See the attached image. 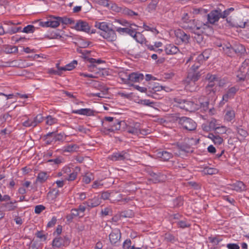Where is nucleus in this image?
I'll return each instance as SVG.
<instances>
[{"label":"nucleus","instance_id":"1","mask_svg":"<svg viewBox=\"0 0 249 249\" xmlns=\"http://www.w3.org/2000/svg\"><path fill=\"white\" fill-rule=\"evenodd\" d=\"M206 79L208 81V84L205 87L204 93L209 101L215 100L217 86L214 81H217V76L215 74L209 73L206 75Z\"/></svg>","mask_w":249,"mask_h":249},{"label":"nucleus","instance_id":"2","mask_svg":"<svg viewBox=\"0 0 249 249\" xmlns=\"http://www.w3.org/2000/svg\"><path fill=\"white\" fill-rule=\"evenodd\" d=\"M183 28L190 30L192 32L200 35L204 30L208 27V23H204L199 20H191L187 24L181 25Z\"/></svg>","mask_w":249,"mask_h":249},{"label":"nucleus","instance_id":"3","mask_svg":"<svg viewBox=\"0 0 249 249\" xmlns=\"http://www.w3.org/2000/svg\"><path fill=\"white\" fill-rule=\"evenodd\" d=\"M200 76L199 72H189L186 79L185 89L191 92L195 91L197 88L196 82L199 79Z\"/></svg>","mask_w":249,"mask_h":249},{"label":"nucleus","instance_id":"4","mask_svg":"<svg viewBox=\"0 0 249 249\" xmlns=\"http://www.w3.org/2000/svg\"><path fill=\"white\" fill-rule=\"evenodd\" d=\"M179 124L184 128L189 131L195 130L196 124L192 119L186 117H182L179 119Z\"/></svg>","mask_w":249,"mask_h":249},{"label":"nucleus","instance_id":"5","mask_svg":"<svg viewBox=\"0 0 249 249\" xmlns=\"http://www.w3.org/2000/svg\"><path fill=\"white\" fill-rule=\"evenodd\" d=\"M108 158L113 161H125L130 160V155L128 150L122 151L113 153Z\"/></svg>","mask_w":249,"mask_h":249},{"label":"nucleus","instance_id":"6","mask_svg":"<svg viewBox=\"0 0 249 249\" xmlns=\"http://www.w3.org/2000/svg\"><path fill=\"white\" fill-rule=\"evenodd\" d=\"M71 243L70 239L67 236L56 237L53 239L52 242V246L53 248H60L66 247L70 245Z\"/></svg>","mask_w":249,"mask_h":249},{"label":"nucleus","instance_id":"7","mask_svg":"<svg viewBox=\"0 0 249 249\" xmlns=\"http://www.w3.org/2000/svg\"><path fill=\"white\" fill-rule=\"evenodd\" d=\"M179 107L183 109L189 111H194L199 107V105L194 102L188 100H182L179 102Z\"/></svg>","mask_w":249,"mask_h":249},{"label":"nucleus","instance_id":"8","mask_svg":"<svg viewBox=\"0 0 249 249\" xmlns=\"http://www.w3.org/2000/svg\"><path fill=\"white\" fill-rule=\"evenodd\" d=\"M59 17L51 16L47 21L40 22V25L43 27L56 28L60 25Z\"/></svg>","mask_w":249,"mask_h":249},{"label":"nucleus","instance_id":"9","mask_svg":"<svg viewBox=\"0 0 249 249\" xmlns=\"http://www.w3.org/2000/svg\"><path fill=\"white\" fill-rule=\"evenodd\" d=\"M221 10L219 9L212 10L207 15L208 21L209 23L214 24L217 22L220 18H222Z\"/></svg>","mask_w":249,"mask_h":249},{"label":"nucleus","instance_id":"10","mask_svg":"<svg viewBox=\"0 0 249 249\" xmlns=\"http://www.w3.org/2000/svg\"><path fill=\"white\" fill-rule=\"evenodd\" d=\"M121 237V233L119 229H115L109 235V239L112 245H116L119 242Z\"/></svg>","mask_w":249,"mask_h":249},{"label":"nucleus","instance_id":"11","mask_svg":"<svg viewBox=\"0 0 249 249\" xmlns=\"http://www.w3.org/2000/svg\"><path fill=\"white\" fill-rule=\"evenodd\" d=\"M100 35L107 41L113 42L117 39V35L115 32L112 29L106 32H101Z\"/></svg>","mask_w":249,"mask_h":249},{"label":"nucleus","instance_id":"12","mask_svg":"<svg viewBox=\"0 0 249 249\" xmlns=\"http://www.w3.org/2000/svg\"><path fill=\"white\" fill-rule=\"evenodd\" d=\"M74 29L77 31H83L89 33L90 31V27L89 24L82 20L78 21L74 26Z\"/></svg>","mask_w":249,"mask_h":249},{"label":"nucleus","instance_id":"13","mask_svg":"<svg viewBox=\"0 0 249 249\" xmlns=\"http://www.w3.org/2000/svg\"><path fill=\"white\" fill-rule=\"evenodd\" d=\"M175 36L177 39H179L180 42L188 43L190 39V36L180 29H177L175 31Z\"/></svg>","mask_w":249,"mask_h":249},{"label":"nucleus","instance_id":"14","mask_svg":"<svg viewBox=\"0 0 249 249\" xmlns=\"http://www.w3.org/2000/svg\"><path fill=\"white\" fill-rule=\"evenodd\" d=\"M237 90L238 89L235 87L230 88L226 93L223 95L222 101L224 102L223 104L228 102L229 99L233 98Z\"/></svg>","mask_w":249,"mask_h":249},{"label":"nucleus","instance_id":"15","mask_svg":"<svg viewBox=\"0 0 249 249\" xmlns=\"http://www.w3.org/2000/svg\"><path fill=\"white\" fill-rule=\"evenodd\" d=\"M72 113L76 114L92 116L94 115L95 111L91 108H81L72 110Z\"/></svg>","mask_w":249,"mask_h":249},{"label":"nucleus","instance_id":"16","mask_svg":"<svg viewBox=\"0 0 249 249\" xmlns=\"http://www.w3.org/2000/svg\"><path fill=\"white\" fill-rule=\"evenodd\" d=\"M164 51L167 55H174L179 52L178 48L173 44H166Z\"/></svg>","mask_w":249,"mask_h":249},{"label":"nucleus","instance_id":"17","mask_svg":"<svg viewBox=\"0 0 249 249\" xmlns=\"http://www.w3.org/2000/svg\"><path fill=\"white\" fill-rule=\"evenodd\" d=\"M236 131L237 139L240 142L245 140V138L249 135L248 131L241 126L236 127Z\"/></svg>","mask_w":249,"mask_h":249},{"label":"nucleus","instance_id":"18","mask_svg":"<svg viewBox=\"0 0 249 249\" xmlns=\"http://www.w3.org/2000/svg\"><path fill=\"white\" fill-rule=\"evenodd\" d=\"M144 78V76L142 73L137 72H133L130 74L129 79V84L132 83L140 82Z\"/></svg>","mask_w":249,"mask_h":249},{"label":"nucleus","instance_id":"19","mask_svg":"<svg viewBox=\"0 0 249 249\" xmlns=\"http://www.w3.org/2000/svg\"><path fill=\"white\" fill-rule=\"evenodd\" d=\"M157 157L161 160L167 161L172 158L173 155L171 153L166 151H159L157 153Z\"/></svg>","mask_w":249,"mask_h":249},{"label":"nucleus","instance_id":"20","mask_svg":"<svg viewBox=\"0 0 249 249\" xmlns=\"http://www.w3.org/2000/svg\"><path fill=\"white\" fill-rule=\"evenodd\" d=\"M207 137L215 145H220L224 141L223 138L221 136L216 134L209 133Z\"/></svg>","mask_w":249,"mask_h":249},{"label":"nucleus","instance_id":"21","mask_svg":"<svg viewBox=\"0 0 249 249\" xmlns=\"http://www.w3.org/2000/svg\"><path fill=\"white\" fill-rule=\"evenodd\" d=\"M17 202V201L14 200L12 201L4 203L1 204V207L3 208L6 211H14L17 207L16 205Z\"/></svg>","mask_w":249,"mask_h":249},{"label":"nucleus","instance_id":"22","mask_svg":"<svg viewBox=\"0 0 249 249\" xmlns=\"http://www.w3.org/2000/svg\"><path fill=\"white\" fill-rule=\"evenodd\" d=\"M231 189L238 192H241L246 190V185L242 181H236L231 185Z\"/></svg>","mask_w":249,"mask_h":249},{"label":"nucleus","instance_id":"23","mask_svg":"<svg viewBox=\"0 0 249 249\" xmlns=\"http://www.w3.org/2000/svg\"><path fill=\"white\" fill-rule=\"evenodd\" d=\"M127 132L134 135H140V124L135 123L132 125L129 126L127 128Z\"/></svg>","mask_w":249,"mask_h":249},{"label":"nucleus","instance_id":"24","mask_svg":"<svg viewBox=\"0 0 249 249\" xmlns=\"http://www.w3.org/2000/svg\"><path fill=\"white\" fill-rule=\"evenodd\" d=\"M79 146L76 144H69L62 147L63 152L73 153L78 151Z\"/></svg>","mask_w":249,"mask_h":249},{"label":"nucleus","instance_id":"25","mask_svg":"<svg viewBox=\"0 0 249 249\" xmlns=\"http://www.w3.org/2000/svg\"><path fill=\"white\" fill-rule=\"evenodd\" d=\"M232 46L235 53L243 54L246 52L245 47L242 44L236 42L232 41Z\"/></svg>","mask_w":249,"mask_h":249},{"label":"nucleus","instance_id":"26","mask_svg":"<svg viewBox=\"0 0 249 249\" xmlns=\"http://www.w3.org/2000/svg\"><path fill=\"white\" fill-rule=\"evenodd\" d=\"M101 203L100 199L98 197L95 196L92 199H89L84 204L89 208L95 207Z\"/></svg>","mask_w":249,"mask_h":249},{"label":"nucleus","instance_id":"27","mask_svg":"<svg viewBox=\"0 0 249 249\" xmlns=\"http://www.w3.org/2000/svg\"><path fill=\"white\" fill-rule=\"evenodd\" d=\"M235 116L234 110L229 108L226 110L225 114L224 115V120L228 122H232L234 120Z\"/></svg>","mask_w":249,"mask_h":249},{"label":"nucleus","instance_id":"28","mask_svg":"<svg viewBox=\"0 0 249 249\" xmlns=\"http://www.w3.org/2000/svg\"><path fill=\"white\" fill-rule=\"evenodd\" d=\"M95 26L102 31V32H106L111 28L109 27V24L107 22H96Z\"/></svg>","mask_w":249,"mask_h":249},{"label":"nucleus","instance_id":"29","mask_svg":"<svg viewBox=\"0 0 249 249\" xmlns=\"http://www.w3.org/2000/svg\"><path fill=\"white\" fill-rule=\"evenodd\" d=\"M224 53L229 56H232L235 53L232 43H227L223 47Z\"/></svg>","mask_w":249,"mask_h":249},{"label":"nucleus","instance_id":"30","mask_svg":"<svg viewBox=\"0 0 249 249\" xmlns=\"http://www.w3.org/2000/svg\"><path fill=\"white\" fill-rule=\"evenodd\" d=\"M129 75L130 73L124 71H120L118 73V76L121 82L124 84H129Z\"/></svg>","mask_w":249,"mask_h":249},{"label":"nucleus","instance_id":"31","mask_svg":"<svg viewBox=\"0 0 249 249\" xmlns=\"http://www.w3.org/2000/svg\"><path fill=\"white\" fill-rule=\"evenodd\" d=\"M60 191L56 188H53L51 191H50L47 194V198L51 201H54L59 196Z\"/></svg>","mask_w":249,"mask_h":249},{"label":"nucleus","instance_id":"32","mask_svg":"<svg viewBox=\"0 0 249 249\" xmlns=\"http://www.w3.org/2000/svg\"><path fill=\"white\" fill-rule=\"evenodd\" d=\"M194 59L195 60V62H196V63L200 65H201L203 62L206 61L205 59L204 58V56H202L201 53L197 55V56H196V55L194 54L189 57V58L187 61L186 63L191 62Z\"/></svg>","mask_w":249,"mask_h":249},{"label":"nucleus","instance_id":"33","mask_svg":"<svg viewBox=\"0 0 249 249\" xmlns=\"http://www.w3.org/2000/svg\"><path fill=\"white\" fill-rule=\"evenodd\" d=\"M80 167H75L73 171L68 174V176L65 178L66 180L69 181L74 180L77 178L78 173L80 172Z\"/></svg>","mask_w":249,"mask_h":249},{"label":"nucleus","instance_id":"34","mask_svg":"<svg viewBox=\"0 0 249 249\" xmlns=\"http://www.w3.org/2000/svg\"><path fill=\"white\" fill-rule=\"evenodd\" d=\"M3 51L6 53H16L18 51L17 47L11 45H5L3 47Z\"/></svg>","mask_w":249,"mask_h":249},{"label":"nucleus","instance_id":"35","mask_svg":"<svg viewBox=\"0 0 249 249\" xmlns=\"http://www.w3.org/2000/svg\"><path fill=\"white\" fill-rule=\"evenodd\" d=\"M128 27H129V31H127V34L130 35V36L134 38L135 37V36H136V35L138 33L136 32L138 26L134 23H131L130 24V26H128Z\"/></svg>","mask_w":249,"mask_h":249},{"label":"nucleus","instance_id":"36","mask_svg":"<svg viewBox=\"0 0 249 249\" xmlns=\"http://www.w3.org/2000/svg\"><path fill=\"white\" fill-rule=\"evenodd\" d=\"M48 178V176L46 172H40L36 178V181L41 183H43L47 180Z\"/></svg>","mask_w":249,"mask_h":249},{"label":"nucleus","instance_id":"37","mask_svg":"<svg viewBox=\"0 0 249 249\" xmlns=\"http://www.w3.org/2000/svg\"><path fill=\"white\" fill-rule=\"evenodd\" d=\"M77 61L75 60H74L65 65L64 68H62L61 70H63L64 71H71L76 67V66L77 65Z\"/></svg>","mask_w":249,"mask_h":249},{"label":"nucleus","instance_id":"38","mask_svg":"<svg viewBox=\"0 0 249 249\" xmlns=\"http://www.w3.org/2000/svg\"><path fill=\"white\" fill-rule=\"evenodd\" d=\"M228 130V128L226 126H225L224 125L220 126V125H218L214 129L215 133L217 135V134L221 135V134H226Z\"/></svg>","mask_w":249,"mask_h":249},{"label":"nucleus","instance_id":"39","mask_svg":"<svg viewBox=\"0 0 249 249\" xmlns=\"http://www.w3.org/2000/svg\"><path fill=\"white\" fill-rule=\"evenodd\" d=\"M59 20V23H61L64 24H73L74 23V21L71 18H68L65 17H58Z\"/></svg>","mask_w":249,"mask_h":249},{"label":"nucleus","instance_id":"40","mask_svg":"<svg viewBox=\"0 0 249 249\" xmlns=\"http://www.w3.org/2000/svg\"><path fill=\"white\" fill-rule=\"evenodd\" d=\"M58 120L55 117H53L52 116L49 115L46 118V124L52 125L57 123Z\"/></svg>","mask_w":249,"mask_h":249},{"label":"nucleus","instance_id":"41","mask_svg":"<svg viewBox=\"0 0 249 249\" xmlns=\"http://www.w3.org/2000/svg\"><path fill=\"white\" fill-rule=\"evenodd\" d=\"M87 61H88L89 63H90L92 65L89 66V68L91 67V66L94 67L95 63L100 64L101 63H105V61L101 59H96L95 58H91V57L87 58Z\"/></svg>","mask_w":249,"mask_h":249},{"label":"nucleus","instance_id":"42","mask_svg":"<svg viewBox=\"0 0 249 249\" xmlns=\"http://www.w3.org/2000/svg\"><path fill=\"white\" fill-rule=\"evenodd\" d=\"M203 172L205 174L214 175L218 173V170L215 168L207 167L204 168Z\"/></svg>","mask_w":249,"mask_h":249},{"label":"nucleus","instance_id":"43","mask_svg":"<svg viewBox=\"0 0 249 249\" xmlns=\"http://www.w3.org/2000/svg\"><path fill=\"white\" fill-rule=\"evenodd\" d=\"M143 28L145 31H150L153 34L157 35L159 33V31L155 27L147 25L145 24H143Z\"/></svg>","mask_w":249,"mask_h":249},{"label":"nucleus","instance_id":"44","mask_svg":"<svg viewBox=\"0 0 249 249\" xmlns=\"http://www.w3.org/2000/svg\"><path fill=\"white\" fill-rule=\"evenodd\" d=\"M28 249H42V247L37 241L33 240L28 245Z\"/></svg>","mask_w":249,"mask_h":249},{"label":"nucleus","instance_id":"45","mask_svg":"<svg viewBox=\"0 0 249 249\" xmlns=\"http://www.w3.org/2000/svg\"><path fill=\"white\" fill-rule=\"evenodd\" d=\"M134 38L137 42L141 44H142L146 41V39L144 36L139 32L137 33Z\"/></svg>","mask_w":249,"mask_h":249},{"label":"nucleus","instance_id":"46","mask_svg":"<svg viewBox=\"0 0 249 249\" xmlns=\"http://www.w3.org/2000/svg\"><path fill=\"white\" fill-rule=\"evenodd\" d=\"M53 136L54 142H56L57 141H62L65 138V136H64V134L63 133L55 134L53 132Z\"/></svg>","mask_w":249,"mask_h":249},{"label":"nucleus","instance_id":"47","mask_svg":"<svg viewBox=\"0 0 249 249\" xmlns=\"http://www.w3.org/2000/svg\"><path fill=\"white\" fill-rule=\"evenodd\" d=\"M34 122V127H36L37 125L43 121V117L41 114L37 115L35 118L33 119Z\"/></svg>","mask_w":249,"mask_h":249},{"label":"nucleus","instance_id":"48","mask_svg":"<svg viewBox=\"0 0 249 249\" xmlns=\"http://www.w3.org/2000/svg\"><path fill=\"white\" fill-rule=\"evenodd\" d=\"M190 12L194 15H197L200 13H206L207 11L204 9L194 7L190 9Z\"/></svg>","mask_w":249,"mask_h":249},{"label":"nucleus","instance_id":"49","mask_svg":"<svg viewBox=\"0 0 249 249\" xmlns=\"http://www.w3.org/2000/svg\"><path fill=\"white\" fill-rule=\"evenodd\" d=\"M123 13L128 17H133L134 16H138V13L128 9L125 8L123 10Z\"/></svg>","mask_w":249,"mask_h":249},{"label":"nucleus","instance_id":"50","mask_svg":"<svg viewBox=\"0 0 249 249\" xmlns=\"http://www.w3.org/2000/svg\"><path fill=\"white\" fill-rule=\"evenodd\" d=\"M158 1L157 0H152L147 6L149 12L155 10L157 7Z\"/></svg>","mask_w":249,"mask_h":249},{"label":"nucleus","instance_id":"51","mask_svg":"<svg viewBox=\"0 0 249 249\" xmlns=\"http://www.w3.org/2000/svg\"><path fill=\"white\" fill-rule=\"evenodd\" d=\"M53 135V132H49L45 136V140L46 144H50L54 142Z\"/></svg>","mask_w":249,"mask_h":249},{"label":"nucleus","instance_id":"52","mask_svg":"<svg viewBox=\"0 0 249 249\" xmlns=\"http://www.w3.org/2000/svg\"><path fill=\"white\" fill-rule=\"evenodd\" d=\"M191 19H190V17L188 13H184L181 19L180 26L184 25L185 24H187Z\"/></svg>","mask_w":249,"mask_h":249},{"label":"nucleus","instance_id":"53","mask_svg":"<svg viewBox=\"0 0 249 249\" xmlns=\"http://www.w3.org/2000/svg\"><path fill=\"white\" fill-rule=\"evenodd\" d=\"M114 22L119 23L124 27H128L131 23L124 19H115Z\"/></svg>","mask_w":249,"mask_h":249},{"label":"nucleus","instance_id":"54","mask_svg":"<svg viewBox=\"0 0 249 249\" xmlns=\"http://www.w3.org/2000/svg\"><path fill=\"white\" fill-rule=\"evenodd\" d=\"M92 179V175L91 174L87 173L83 176L82 181L85 184H89Z\"/></svg>","mask_w":249,"mask_h":249},{"label":"nucleus","instance_id":"55","mask_svg":"<svg viewBox=\"0 0 249 249\" xmlns=\"http://www.w3.org/2000/svg\"><path fill=\"white\" fill-rule=\"evenodd\" d=\"M35 30V27L32 25H28L25 26L23 29L22 32L25 33H32Z\"/></svg>","mask_w":249,"mask_h":249},{"label":"nucleus","instance_id":"56","mask_svg":"<svg viewBox=\"0 0 249 249\" xmlns=\"http://www.w3.org/2000/svg\"><path fill=\"white\" fill-rule=\"evenodd\" d=\"M209 123L210 125V127H211L213 130H214L215 128L220 125V124L218 123V121L214 118H212L209 121Z\"/></svg>","mask_w":249,"mask_h":249},{"label":"nucleus","instance_id":"57","mask_svg":"<svg viewBox=\"0 0 249 249\" xmlns=\"http://www.w3.org/2000/svg\"><path fill=\"white\" fill-rule=\"evenodd\" d=\"M45 207L43 205H38L35 207V213L37 214H40L42 211L45 210Z\"/></svg>","mask_w":249,"mask_h":249},{"label":"nucleus","instance_id":"58","mask_svg":"<svg viewBox=\"0 0 249 249\" xmlns=\"http://www.w3.org/2000/svg\"><path fill=\"white\" fill-rule=\"evenodd\" d=\"M62 37L58 31H53L50 33L49 38L50 39H59Z\"/></svg>","mask_w":249,"mask_h":249},{"label":"nucleus","instance_id":"59","mask_svg":"<svg viewBox=\"0 0 249 249\" xmlns=\"http://www.w3.org/2000/svg\"><path fill=\"white\" fill-rule=\"evenodd\" d=\"M124 249H133V246H131V241L130 239L125 240L123 243Z\"/></svg>","mask_w":249,"mask_h":249},{"label":"nucleus","instance_id":"60","mask_svg":"<svg viewBox=\"0 0 249 249\" xmlns=\"http://www.w3.org/2000/svg\"><path fill=\"white\" fill-rule=\"evenodd\" d=\"M214 82H217L218 86L219 87L223 88L226 86V84L228 83V80L226 78L219 79L217 77V81H214Z\"/></svg>","mask_w":249,"mask_h":249},{"label":"nucleus","instance_id":"61","mask_svg":"<svg viewBox=\"0 0 249 249\" xmlns=\"http://www.w3.org/2000/svg\"><path fill=\"white\" fill-rule=\"evenodd\" d=\"M22 125L25 127H34L33 119H28L22 122Z\"/></svg>","mask_w":249,"mask_h":249},{"label":"nucleus","instance_id":"62","mask_svg":"<svg viewBox=\"0 0 249 249\" xmlns=\"http://www.w3.org/2000/svg\"><path fill=\"white\" fill-rule=\"evenodd\" d=\"M146 46L149 50L156 52L160 54L163 52V50L162 49H155V48L154 47V46H153V45L146 44Z\"/></svg>","mask_w":249,"mask_h":249},{"label":"nucleus","instance_id":"63","mask_svg":"<svg viewBox=\"0 0 249 249\" xmlns=\"http://www.w3.org/2000/svg\"><path fill=\"white\" fill-rule=\"evenodd\" d=\"M32 65V64L27 63L25 60H20L18 63V66L21 68H26Z\"/></svg>","mask_w":249,"mask_h":249},{"label":"nucleus","instance_id":"64","mask_svg":"<svg viewBox=\"0 0 249 249\" xmlns=\"http://www.w3.org/2000/svg\"><path fill=\"white\" fill-rule=\"evenodd\" d=\"M36 236L40 239L41 240L43 241H45L47 239V236L43 233V232L42 231H38L36 233Z\"/></svg>","mask_w":249,"mask_h":249}]
</instances>
